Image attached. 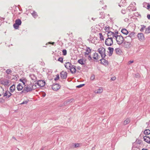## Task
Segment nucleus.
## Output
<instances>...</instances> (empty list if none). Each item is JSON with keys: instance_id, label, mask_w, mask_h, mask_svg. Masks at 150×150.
<instances>
[{"instance_id": "1", "label": "nucleus", "mask_w": 150, "mask_h": 150, "mask_svg": "<svg viewBox=\"0 0 150 150\" xmlns=\"http://www.w3.org/2000/svg\"><path fill=\"white\" fill-rule=\"evenodd\" d=\"M64 66L67 69L70 70L72 74H73L76 73V69L75 66L72 65L71 63L69 62L66 63L64 64Z\"/></svg>"}, {"instance_id": "2", "label": "nucleus", "mask_w": 150, "mask_h": 150, "mask_svg": "<svg viewBox=\"0 0 150 150\" xmlns=\"http://www.w3.org/2000/svg\"><path fill=\"white\" fill-rule=\"evenodd\" d=\"M12 94L8 91H6L4 93V90L3 88H0V96L3 95V97H5L6 98H9L12 95Z\"/></svg>"}, {"instance_id": "3", "label": "nucleus", "mask_w": 150, "mask_h": 150, "mask_svg": "<svg viewBox=\"0 0 150 150\" xmlns=\"http://www.w3.org/2000/svg\"><path fill=\"white\" fill-rule=\"evenodd\" d=\"M32 91V89L31 88V87L30 86V85H27V86H26V85H25L23 89L20 93V94H22V93H24L25 94Z\"/></svg>"}, {"instance_id": "4", "label": "nucleus", "mask_w": 150, "mask_h": 150, "mask_svg": "<svg viewBox=\"0 0 150 150\" xmlns=\"http://www.w3.org/2000/svg\"><path fill=\"white\" fill-rule=\"evenodd\" d=\"M98 51L100 54L102 58H104L106 56L105 49L103 47H100L98 49Z\"/></svg>"}, {"instance_id": "5", "label": "nucleus", "mask_w": 150, "mask_h": 150, "mask_svg": "<svg viewBox=\"0 0 150 150\" xmlns=\"http://www.w3.org/2000/svg\"><path fill=\"white\" fill-rule=\"evenodd\" d=\"M105 43L107 46H111L113 44L112 38L111 37H108L106 39Z\"/></svg>"}, {"instance_id": "6", "label": "nucleus", "mask_w": 150, "mask_h": 150, "mask_svg": "<svg viewBox=\"0 0 150 150\" xmlns=\"http://www.w3.org/2000/svg\"><path fill=\"white\" fill-rule=\"evenodd\" d=\"M21 21L20 19H16L15 21V23L13 25L14 28L16 29H18L19 26L21 25Z\"/></svg>"}, {"instance_id": "7", "label": "nucleus", "mask_w": 150, "mask_h": 150, "mask_svg": "<svg viewBox=\"0 0 150 150\" xmlns=\"http://www.w3.org/2000/svg\"><path fill=\"white\" fill-rule=\"evenodd\" d=\"M116 40L118 44H121L123 42L124 39L123 37L121 35H118L116 38Z\"/></svg>"}, {"instance_id": "8", "label": "nucleus", "mask_w": 150, "mask_h": 150, "mask_svg": "<svg viewBox=\"0 0 150 150\" xmlns=\"http://www.w3.org/2000/svg\"><path fill=\"white\" fill-rule=\"evenodd\" d=\"M135 33L134 32H132L129 33L128 36L126 37L127 39H128L129 41L131 40L132 38H133L135 37L134 35Z\"/></svg>"}, {"instance_id": "9", "label": "nucleus", "mask_w": 150, "mask_h": 150, "mask_svg": "<svg viewBox=\"0 0 150 150\" xmlns=\"http://www.w3.org/2000/svg\"><path fill=\"white\" fill-rule=\"evenodd\" d=\"M138 39L141 41H143L144 39V35L143 33H139L137 34Z\"/></svg>"}, {"instance_id": "10", "label": "nucleus", "mask_w": 150, "mask_h": 150, "mask_svg": "<svg viewBox=\"0 0 150 150\" xmlns=\"http://www.w3.org/2000/svg\"><path fill=\"white\" fill-rule=\"evenodd\" d=\"M67 73L66 72L63 71H62L60 73V77L61 78L65 79L67 77Z\"/></svg>"}, {"instance_id": "11", "label": "nucleus", "mask_w": 150, "mask_h": 150, "mask_svg": "<svg viewBox=\"0 0 150 150\" xmlns=\"http://www.w3.org/2000/svg\"><path fill=\"white\" fill-rule=\"evenodd\" d=\"M37 84L40 87H42L45 85V82L42 80H39L38 81Z\"/></svg>"}, {"instance_id": "12", "label": "nucleus", "mask_w": 150, "mask_h": 150, "mask_svg": "<svg viewBox=\"0 0 150 150\" xmlns=\"http://www.w3.org/2000/svg\"><path fill=\"white\" fill-rule=\"evenodd\" d=\"M0 83L6 86L8 85L9 83V80L7 79L2 80L0 81Z\"/></svg>"}, {"instance_id": "13", "label": "nucleus", "mask_w": 150, "mask_h": 150, "mask_svg": "<svg viewBox=\"0 0 150 150\" xmlns=\"http://www.w3.org/2000/svg\"><path fill=\"white\" fill-rule=\"evenodd\" d=\"M60 86L57 84L53 85L52 86V89L54 91H57L60 88Z\"/></svg>"}, {"instance_id": "14", "label": "nucleus", "mask_w": 150, "mask_h": 150, "mask_svg": "<svg viewBox=\"0 0 150 150\" xmlns=\"http://www.w3.org/2000/svg\"><path fill=\"white\" fill-rule=\"evenodd\" d=\"M101 61V63L105 65H107L108 64V62L106 59L102 58L100 59Z\"/></svg>"}, {"instance_id": "15", "label": "nucleus", "mask_w": 150, "mask_h": 150, "mask_svg": "<svg viewBox=\"0 0 150 150\" xmlns=\"http://www.w3.org/2000/svg\"><path fill=\"white\" fill-rule=\"evenodd\" d=\"M115 52H116V54L118 55H120L122 54V52L120 49L118 48H116L115 50Z\"/></svg>"}, {"instance_id": "16", "label": "nucleus", "mask_w": 150, "mask_h": 150, "mask_svg": "<svg viewBox=\"0 0 150 150\" xmlns=\"http://www.w3.org/2000/svg\"><path fill=\"white\" fill-rule=\"evenodd\" d=\"M17 88L18 91H21L23 88L22 84L21 83H19L17 86Z\"/></svg>"}, {"instance_id": "17", "label": "nucleus", "mask_w": 150, "mask_h": 150, "mask_svg": "<svg viewBox=\"0 0 150 150\" xmlns=\"http://www.w3.org/2000/svg\"><path fill=\"white\" fill-rule=\"evenodd\" d=\"M93 58L94 59L96 60H95V61L97 62V60L99 59L98 54L96 52L95 53L93 54Z\"/></svg>"}, {"instance_id": "18", "label": "nucleus", "mask_w": 150, "mask_h": 150, "mask_svg": "<svg viewBox=\"0 0 150 150\" xmlns=\"http://www.w3.org/2000/svg\"><path fill=\"white\" fill-rule=\"evenodd\" d=\"M144 140L148 143L150 142V138L148 136H145L144 137Z\"/></svg>"}, {"instance_id": "19", "label": "nucleus", "mask_w": 150, "mask_h": 150, "mask_svg": "<svg viewBox=\"0 0 150 150\" xmlns=\"http://www.w3.org/2000/svg\"><path fill=\"white\" fill-rule=\"evenodd\" d=\"M108 49L109 50V55L110 56H111L114 50L113 48L109 47L108 48Z\"/></svg>"}, {"instance_id": "20", "label": "nucleus", "mask_w": 150, "mask_h": 150, "mask_svg": "<svg viewBox=\"0 0 150 150\" xmlns=\"http://www.w3.org/2000/svg\"><path fill=\"white\" fill-rule=\"evenodd\" d=\"M15 85L14 84L12 85L10 88V92H13L15 90Z\"/></svg>"}, {"instance_id": "21", "label": "nucleus", "mask_w": 150, "mask_h": 150, "mask_svg": "<svg viewBox=\"0 0 150 150\" xmlns=\"http://www.w3.org/2000/svg\"><path fill=\"white\" fill-rule=\"evenodd\" d=\"M20 81L22 82L23 84L25 86V83L27 81V80L26 79L24 78H22L19 79Z\"/></svg>"}, {"instance_id": "22", "label": "nucleus", "mask_w": 150, "mask_h": 150, "mask_svg": "<svg viewBox=\"0 0 150 150\" xmlns=\"http://www.w3.org/2000/svg\"><path fill=\"white\" fill-rule=\"evenodd\" d=\"M78 62L81 65H84L85 62V61L82 59H80L78 60Z\"/></svg>"}, {"instance_id": "23", "label": "nucleus", "mask_w": 150, "mask_h": 150, "mask_svg": "<svg viewBox=\"0 0 150 150\" xmlns=\"http://www.w3.org/2000/svg\"><path fill=\"white\" fill-rule=\"evenodd\" d=\"M103 90L101 88H99L98 89L95 90V93H100L103 92Z\"/></svg>"}, {"instance_id": "24", "label": "nucleus", "mask_w": 150, "mask_h": 150, "mask_svg": "<svg viewBox=\"0 0 150 150\" xmlns=\"http://www.w3.org/2000/svg\"><path fill=\"white\" fill-rule=\"evenodd\" d=\"M130 122L129 119L128 118H127L123 122V124L124 125H126L129 123Z\"/></svg>"}, {"instance_id": "25", "label": "nucleus", "mask_w": 150, "mask_h": 150, "mask_svg": "<svg viewBox=\"0 0 150 150\" xmlns=\"http://www.w3.org/2000/svg\"><path fill=\"white\" fill-rule=\"evenodd\" d=\"M121 32L122 33L125 35H127L128 33V31L125 29H122Z\"/></svg>"}, {"instance_id": "26", "label": "nucleus", "mask_w": 150, "mask_h": 150, "mask_svg": "<svg viewBox=\"0 0 150 150\" xmlns=\"http://www.w3.org/2000/svg\"><path fill=\"white\" fill-rule=\"evenodd\" d=\"M144 133L145 135H148L150 134V130L149 129H146L144 131Z\"/></svg>"}, {"instance_id": "27", "label": "nucleus", "mask_w": 150, "mask_h": 150, "mask_svg": "<svg viewBox=\"0 0 150 150\" xmlns=\"http://www.w3.org/2000/svg\"><path fill=\"white\" fill-rule=\"evenodd\" d=\"M31 14L34 18H36L38 16L37 13L35 11H33Z\"/></svg>"}, {"instance_id": "28", "label": "nucleus", "mask_w": 150, "mask_h": 150, "mask_svg": "<svg viewBox=\"0 0 150 150\" xmlns=\"http://www.w3.org/2000/svg\"><path fill=\"white\" fill-rule=\"evenodd\" d=\"M145 33H150V26L148 27L147 28H146Z\"/></svg>"}, {"instance_id": "29", "label": "nucleus", "mask_w": 150, "mask_h": 150, "mask_svg": "<svg viewBox=\"0 0 150 150\" xmlns=\"http://www.w3.org/2000/svg\"><path fill=\"white\" fill-rule=\"evenodd\" d=\"M141 28L140 29V31L141 32H143L144 31V30L145 29H146V26L144 25H141Z\"/></svg>"}, {"instance_id": "30", "label": "nucleus", "mask_w": 150, "mask_h": 150, "mask_svg": "<svg viewBox=\"0 0 150 150\" xmlns=\"http://www.w3.org/2000/svg\"><path fill=\"white\" fill-rule=\"evenodd\" d=\"M113 32H112L111 31H109L108 32V37H111L112 35L113 34Z\"/></svg>"}, {"instance_id": "31", "label": "nucleus", "mask_w": 150, "mask_h": 150, "mask_svg": "<svg viewBox=\"0 0 150 150\" xmlns=\"http://www.w3.org/2000/svg\"><path fill=\"white\" fill-rule=\"evenodd\" d=\"M12 72V71L9 69H7L6 71V72L8 74H10Z\"/></svg>"}, {"instance_id": "32", "label": "nucleus", "mask_w": 150, "mask_h": 150, "mask_svg": "<svg viewBox=\"0 0 150 150\" xmlns=\"http://www.w3.org/2000/svg\"><path fill=\"white\" fill-rule=\"evenodd\" d=\"M30 77L32 80H35L36 79V77L34 75H31L30 76Z\"/></svg>"}, {"instance_id": "33", "label": "nucleus", "mask_w": 150, "mask_h": 150, "mask_svg": "<svg viewBox=\"0 0 150 150\" xmlns=\"http://www.w3.org/2000/svg\"><path fill=\"white\" fill-rule=\"evenodd\" d=\"M99 36H100V40H104V38L103 37L102 34V33H99Z\"/></svg>"}, {"instance_id": "34", "label": "nucleus", "mask_w": 150, "mask_h": 150, "mask_svg": "<svg viewBox=\"0 0 150 150\" xmlns=\"http://www.w3.org/2000/svg\"><path fill=\"white\" fill-rule=\"evenodd\" d=\"M100 15H101V16H100V18H103L105 17V15L103 12H100Z\"/></svg>"}, {"instance_id": "35", "label": "nucleus", "mask_w": 150, "mask_h": 150, "mask_svg": "<svg viewBox=\"0 0 150 150\" xmlns=\"http://www.w3.org/2000/svg\"><path fill=\"white\" fill-rule=\"evenodd\" d=\"M79 143H74V148L79 147Z\"/></svg>"}, {"instance_id": "36", "label": "nucleus", "mask_w": 150, "mask_h": 150, "mask_svg": "<svg viewBox=\"0 0 150 150\" xmlns=\"http://www.w3.org/2000/svg\"><path fill=\"white\" fill-rule=\"evenodd\" d=\"M91 51V49H90V48L88 47H87L86 48V52H88V53H90Z\"/></svg>"}, {"instance_id": "37", "label": "nucleus", "mask_w": 150, "mask_h": 150, "mask_svg": "<svg viewBox=\"0 0 150 150\" xmlns=\"http://www.w3.org/2000/svg\"><path fill=\"white\" fill-rule=\"evenodd\" d=\"M69 147L71 149H74V143H73L71 144H70L69 145Z\"/></svg>"}, {"instance_id": "38", "label": "nucleus", "mask_w": 150, "mask_h": 150, "mask_svg": "<svg viewBox=\"0 0 150 150\" xmlns=\"http://www.w3.org/2000/svg\"><path fill=\"white\" fill-rule=\"evenodd\" d=\"M62 53H63V55H66L67 54V50L65 49H64V50H63Z\"/></svg>"}, {"instance_id": "39", "label": "nucleus", "mask_w": 150, "mask_h": 150, "mask_svg": "<svg viewBox=\"0 0 150 150\" xmlns=\"http://www.w3.org/2000/svg\"><path fill=\"white\" fill-rule=\"evenodd\" d=\"M121 13L123 14H125L126 13V11L125 9H122L121 11Z\"/></svg>"}, {"instance_id": "40", "label": "nucleus", "mask_w": 150, "mask_h": 150, "mask_svg": "<svg viewBox=\"0 0 150 150\" xmlns=\"http://www.w3.org/2000/svg\"><path fill=\"white\" fill-rule=\"evenodd\" d=\"M58 61L61 62V63H63V59L61 57H59L58 59Z\"/></svg>"}, {"instance_id": "41", "label": "nucleus", "mask_w": 150, "mask_h": 150, "mask_svg": "<svg viewBox=\"0 0 150 150\" xmlns=\"http://www.w3.org/2000/svg\"><path fill=\"white\" fill-rule=\"evenodd\" d=\"M84 85L85 84H80L79 85L77 86L76 87L77 88H80L84 86Z\"/></svg>"}, {"instance_id": "42", "label": "nucleus", "mask_w": 150, "mask_h": 150, "mask_svg": "<svg viewBox=\"0 0 150 150\" xmlns=\"http://www.w3.org/2000/svg\"><path fill=\"white\" fill-rule=\"evenodd\" d=\"M118 35H117L116 34L114 33H113V34L112 35V38L115 37V39H116V37H117Z\"/></svg>"}, {"instance_id": "43", "label": "nucleus", "mask_w": 150, "mask_h": 150, "mask_svg": "<svg viewBox=\"0 0 150 150\" xmlns=\"http://www.w3.org/2000/svg\"><path fill=\"white\" fill-rule=\"evenodd\" d=\"M133 4H135V2H133V3H132L130 4V5H129V6H128L127 8V9H128L129 8V7H132V5H133Z\"/></svg>"}, {"instance_id": "44", "label": "nucleus", "mask_w": 150, "mask_h": 150, "mask_svg": "<svg viewBox=\"0 0 150 150\" xmlns=\"http://www.w3.org/2000/svg\"><path fill=\"white\" fill-rule=\"evenodd\" d=\"M59 74H57L56 75V77L54 79L55 81H57L59 79Z\"/></svg>"}, {"instance_id": "45", "label": "nucleus", "mask_w": 150, "mask_h": 150, "mask_svg": "<svg viewBox=\"0 0 150 150\" xmlns=\"http://www.w3.org/2000/svg\"><path fill=\"white\" fill-rule=\"evenodd\" d=\"M136 143L137 144H140L142 143L141 141L140 140H137L136 141Z\"/></svg>"}, {"instance_id": "46", "label": "nucleus", "mask_w": 150, "mask_h": 150, "mask_svg": "<svg viewBox=\"0 0 150 150\" xmlns=\"http://www.w3.org/2000/svg\"><path fill=\"white\" fill-rule=\"evenodd\" d=\"M146 4L147 5V8L148 9H149L150 8V4L149 3H146Z\"/></svg>"}, {"instance_id": "47", "label": "nucleus", "mask_w": 150, "mask_h": 150, "mask_svg": "<svg viewBox=\"0 0 150 150\" xmlns=\"http://www.w3.org/2000/svg\"><path fill=\"white\" fill-rule=\"evenodd\" d=\"M95 79V76L94 75H92L90 78V79L91 80H93Z\"/></svg>"}, {"instance_id": "48", "label": "nucleus", "mask_w": 150, "mask_h": 150, "mask_svg": "<svg viewBox=\"0 0 150 150\" xmlns=\"http://www.w3.org/2000/svg\"><path fill=\"white\" fill-rule=\"evenodd\" d=\"M30 86L31 87V88L32 89V91L33 89H35L37 88V87H34V86H33L31 84H30Z\"/></svg>"}, {"instance_id": "49", "label": "nucleus", "mask_w": 150, "mask_h": 150, "mask_svg": "<svg viewBox=\"0 0 150 150\" xmlns=\"http://www.w3.org/2000/svg\"><path fill=\"white\" fill-rule=\"evenodd\" d=\"M28 101L25 100L21 103V104H26L28 103Z\"/></svg>"}, {"instance_id": "50", "label": "nucleus", "mask_w": 150, "mask_h": 150, "mask_svg": "<svg viewBox=\"0 0 150 150\" xmlns=\"http://www.w3.org/2000/svg\"><path fill=\"white\" fill-rule=\"evenodd\" d=\"M109 29V27H105V31L108 32V31Z\"/></svg>"}, {"instance_id": "51", "label": "nucleus", "mask_w": 150, "mask_h": 150, "mask_svg": "<svg viewBox=\"0 0 150 150\" xmlns=\"http://www.w3.org/2000/svg\"><path fill=\"white\" fill-rule=\"evenodd\" d=\"M88 59L89 61H90L91 60H92L91 58L90 55H89L88 56Z\"/></svg>"}, {"instance_id": "52", "label": "nucleus", "mask_w": 150, "mask_h": 150, "mask_svg": "<svg viewBox=\"0 0 150 150\" xmlns=\"http://www.w3.org/2000/svg\"><path fill=\"white\" fill-rule=\"evenodd\" d=\"M116 79V78L115 77H112L111 78V80L113 81V80H115Z\"/></svg>"}, {"instance_id": "53", "label": "nucleus", "mask_w": 150, "mask_h": 150, "mask_svg": "<svg viewBox=\"0 0 150 150\" xmlns=\"http://www.w3.org/2000/svg\"><path fill=\"white\" fill-rule=\"evenodd\" d=\"M138 146H137L135 147L136 149L135 150H140V149L139 148V146H138V147H137Z\"/></svg>"}, {"instance_id": "54", "label": "nucleus", "mask_w": 150, "mask_h": 150, "mask_svg": "<svg viewBox=\"0 0 150 150\" xmlns=\"http://www.w3.org/2000/svg\"><path fill=\"white\" fill-rule=\"evenodd\" d=\"M133 62V61H130L128 62V64H131Z\"/></svg>"}, {"instance_id": "55", "label": "nucleus", "mask_w": 150, "mask_h": 150, "mask_svg": "<svg viewBox=\"0 0 150 150\" xmlns=\"http://www.w3.org/2000/svg\"><path fill=\"white\" fill-rule=\"evenodd\" d=\"M135 75L136 77H138L139 76V75L138 73L136 74Z\"/></svg>"}, {"instance_id": "56", "label": "nucleus", "mask_w": 150, "mask_h": 150, "mask_svg": "<svg viewBox=\"0 0 150 150\" xmlns=\"http://www.w3.org/2000/svg\"><path fill=\"white\" fill-rule=\"evenodd\" d=\"M46 96V94L45 93L43 92L42 93V96L43 97H45Z\"/></svg>"}, {"instance_id": "57", "label": "nucleus", "mask_w": 150, "mask_h": 150, "mask_svg": "<svg viewBox=\"0 0 150 150\" xmlns=\"http://www.w3.org/2000/svg\"><path fill=\"white\" fill-rule=\"evenodd\" d=\"M89 53H88V52H85V55L86 56L87 55H88Z\"/></svg>"}, {"instance_id": "58", "label": "nucleus", "mask_w": 150, "mask_h": 150, "mask_svg": "<svg viewBox=\"0 0 150 150\" xmlns=\"http://www.w3.org/2000/svg\"><path fill=\"white\" fill-rule=\"evenodd\" d=\"M147 17L148 19H150V14H148Z\"/></svg>"}, {"instance_id": "59", "label": "nucleus", "mask_w": 150, "mask_h": 150, "mask_svg": "<svg viewBox=\"0 0 150 150\" xmlns=\"http://www.w3.org/2000/svg\"><path fill=\"white\" fill-rule=\"evenodd\" d=\"M91 38H90V39H88V40L89 42H91V43L92 42V41L91 40Z\"/></svg>"}, {"instance_id": "60", "label": "nucleus", "mask_w": 150, "mask_h": 150, "mask_svg": "<svg viewBox=\"0 0 150 150\" xmlns=\"http://www.w3.org/2000/svg\"><path fill=\"white\" fill-rule=\"evenodd\" d=\"M128 20H129L127 18H126L124 20L125 21V22L128 21Z\"/></svg>"}, {"instance_id": "61", "label": "nucleus", "mask_w": 150, "mask_h": 150, "mask_svg": "<svg viewBox=\"0 0 150 150\" xmlns=\"http://www.w3.org/2000/svg\"><path fill=\"white\" fill-rule=\"evenodd\" d=\"M77 69L79 70H80V69H81V67H77Z\"/></svg>"}, {"instance_id": "62", "label": "nucleus", "mask_w": 150, "mask_h": 150, "mask_svg": "<svg viewBox=\"0 0 150 150\" xmlns=\"http://www.w3.org/2000/svg\"><path fill=\"white\" fill-rule=\"evenodd\" d=\"M136 10V8H135V7H134V9L133 10H132V11H135Z\"/></svg>"}, {"instance_id": "63", "label": "nucleus", "mask_w": 150, "mask_h": 150, "mask_svg": "<svg viewBox=\"0 0 150 150\" xmlns=\"http://www.w3.org/2000/svg\"><path fill=\"white\" fill-rule=\"evenodd\" d=\"M12 138L14 139L15 140H17L16 139V138H15V137H13Z\"/></svg>"}, {"instance_id": "64", "label": "nucleus", "mask_w": 150, "mask_h": 150, "mask_svg": "<svg viewBox=\"0 0 150 150\" xmlns=\"http://www.w3.org/2000/svg\"><path fill=\"white\" fill-rule=\"evenodd\" d=\"M95 147H93L92 148V150H94V149H95Z\"/></svg>"}]
</instances>
